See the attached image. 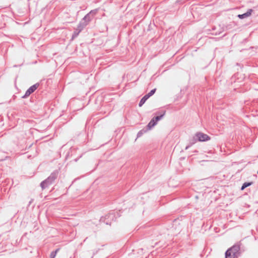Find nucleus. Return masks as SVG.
<instances>
[{
  "label": "nucleus",
  "mask_w": 258,
  "mask_h": 258,
  "mask_svg": "<svg viewBox=\"0 0 258 258\" xmlns=\"http://www.w3.org/2000/svg\"><path fill=\"white\" fill-rule=\"evenodd\" d=\"M58 173V170H55L53 171L46 179L42 181L40 183V186L42 189H45L52 184L57 178Z\"/></svg>",
  "instance_id": "1"
},
{
  "label": "nucleus",
  "mask_w": 258,
  "mask_h": 258,
  "mask_svg": "<svg viewBox=\"0 0 258 258\" xmlns=\"http://www.w3.org/2000/svg\"><path fill=\"white\" fill-rule=\"evenodd\" d=\"M240 245L241 243L240 242L236 243L227 250L233 254V255H235L238 257L240 255Z\"/></svg>",
  "instance_id": "2"
},
{
  "label": "nucleus",
  "mask_w": 258,
  "mask_h": 258,
  "mask_svg": "<svg viewBox=\"0 0 258 258\" xmlns=\"http://www.w3.org/2000/svg\"><path fill=\"white\" fill-rule=\"evenodd\" d=\"M97 13V10H91L89 13L86 15L82 19L81 21L87 26L89 22L92 20L94 15Z\"/></svg>",
  "instance_id": "3"
},
{
  "label": "nucleus",
  "mask_w": 258,
  "mask_h": 258,
  "mask_svg": "<svg viewBox=\"0 0 258 258\" xmlns=\"http://www.w3.org/2000/svg\"><path fill=\"white\" fill-rule=\"evenodd\" d=\"M198 142H206L210 140V137L207 134L198 132L195 134Z\"/></svg>",
  "instance_id": "4"
},
{
  "label": "nucleus",
  "mask_w": 258,
  "mask_h": 258,
  "mask_svg": "<svg viewBox=\"0 0 258 258\" xmlns=\"http://www.w3.org/2000/svg\"><path fill=\"white\" fill-rule=\"evenodd\" d=\"M39 86V83H36L31 86L25 92L24 96H22L23 98H27L31 94L33 93Z\"/></svg>",
  "instance_id": "5"
},
{
  "label": "nucleus",
  "mask_w": 258,
  "mask_h": 258,
  "mask_svg": "<svg viewBox=\"0 0 258 258\" xmlns=\"http://www.w3.org/2000/svg\"><path fill=\"white\" fill-rule=\"evenodd\" d=\"M197 142H198V141L197 140V139L196 136L195 135V136L193 137L192 139L190 140L189 144L185 147V150H186L188 149L191 146H192L194 144H195Z\"/></svg>",
  "instance_id": "6"
},
{
  "label": "nucleus",
  "mask_w": 258,
  "mask_h": 258,
  "mask_svg": "<svg viewBox=\"0 0 258 258\" xmlns=\"http://www.w3.org/2000/svg\"><path fill=\"white\" fill-rule=\"evenodd\" d=\"M252 12V10L249 9L246 13L241 15H238V17L240 19L245 18L246 17L249 16L251 14Z\"/></svg>",
  "instance_id": "7"
},
{
  "label": "nucleus",
  "mask_w": 258,
  "mask_h": 258,
  "mask_svg": "<svg viewBox=\"0 0 258 258\" xmlns=\"http://www.w3.org/2000/svg\"><path fill=\"white\" fill-rule=\"evenodd\" d=\"M157 123L154 121L153 119H152L147 125L148 130H151L154 127Z\"/></svg>",
  "instance_id": "8"
},
{
  "label": "nucleus",
  "mask_w": 258,
  "mask_h": 258,
  "mask_svg": "<svg viewBox=\"0 0 258 258\" xmlns=\"http://www.w3.org/2000/svg\"><path fill=\"white\" fill-rule=\"evenodd\" d=\"M225 258H238V257L233 255L229 250H227L225 253Z\"/></svg>",
  "instance_id": "9"
},
{
  "label": "nucleus",
  "mask_w": 258,
  "mask_h": 258,
  "mask_svg": "<svg viewBox=\"0 0 258 258\" xmlns=\"http://www.w3.org/2000/svg\"><path fill=\"white\" fill-rule=\"evenodd\" d=\"M86 26V24L83 23L81 21L80 22L77 26V29L79 31L81 32L83 29Z\"/></svg>",
  "instance_id": "10"
},
{
  "label": "nucleus",
  "mask_w": 258,
  "mask_h": 258,
  "mask_svg": "<svg viewBox=\"0 0 258 258\" xmlns=\"http://www.w3.org/2000/svg\"><path fill=\"white\" fill-rule=\"evenodd\" d=\"M165 112H166V111H164L163 113L161 114L160 115L154 117L152 119H153L154 120V121L157 123V122L159 120H160L164 116V115L165 114Z\"/></svg>",
  "instance_id": "11"
},
{
  "label": "nucleus",
  "mask_w": 258,
  "mask_h": 258,
  "mask_svg": "<svg viewBox=\"0 0 258 258\" xmlns=\"http://www.w3.org/2000/svg\"><path fill=\"white\" fill-rule=\"evenodd\" d=\"M149 98L145 95L140 101L139 106H142Z\"/></svg>",
  "instance_id": "12"
},
{
  "label": "nucleus",
  "mask_w": 258,
  "mask_h": 258,
  "mask_svg": "<svg viewBox=\"0 0 258 258\" xmlns=\"http://www.w3.org/2000/svg\"><path fill=\"white\" fill-rule=\"evenodd\" d=\"M80 32H81L79 31L77 28L75 29L72 35V39L73 40L76 38Z\"/></svg>",
  "instance_id": "13"
},
{
  "label": "nucleus",
  "mask_w": 258,
  "mask_h": 258,
  "mask_svg": "<svg viewBox=\"0 0 258 258\" xmlns=\"http://www.w3.org/2000/svg\"><path fill=\"white\" fill-rule=\"evenodd\" d=\"M147 131H148V129L147 130L142 129V130H140L137 134V138L141 137L144 134L146 133Z\"/></svg>",
  "instance_id": "14"
},
{
  "label": "nucleus",
  "mask_w": 258,
  "mask_h": 258,
  "mask_svg": "<svg viewBox=\"0 0 258 258\" xmlns=\"http://www.w3.org/2000/svg\"><path fill=\"white\" fill-rule=\"evenodd\" d=\"M59 250V249L57 248L55 250L52 251L50 255V258H55L56 254Z\"/></svg>",
  "instance_id": "15"
},
{
  "label": "nucleus",
  "mask_w": 258,
  "mask_h": 258,
  "mask_svg": "<svg viewBox=\"0 0 258 258\" xmlns=\"http://www.w3.org/2000/svg\"><path fill=\"white\" fill-rule=\"evenodd\" d=\"M251 184V182H245L243 184L242 186H241V190H243L246 187L250 186Z\"/></svg>",
  "instance_id": "16"
},
{
  "label": "nucleus",
  "mask_w": 258,
  "mask_h": 258,
  "mask_svg": "<svg viewBox=\"0 0 258 258\" xmlns=\"http://www.w3.org/2000/svg\"><path fill=\"white\" fill-rule=\"evenodd\" d=\"M155 91H156V89H154L151 90L150 92H149L148 94H147L146 95L148 98H149L150 97L152 96L155 93Z\"/></svg>",
  "instance_id": "17"
},
{
  "label": "nucleus",
  "mask_w": 258,
  "mask_h": 258,
  "mask_svg": "<svg viewBox=\"0 0 258 258\" xmlns=\"http://www.w3.org/2000/svg\"><path fill=\"white\" fill-rule=\"evenodd\" d=\"M108 217L109 218V217H113V216H112L111 214H109V215H107V216H105V217Z\"/></svg>",
  "instance_id": "18"
},
{
  "label": "nucleus",
  "mask_w": 258,
  "mask_h": 258,
  "mask_svg": "<svg viewBox=\"0 0 258 258\" xmlns=\"http://www.w3.org/2000/svg\"><path fill=\"white\" fill-rule=\"evenodd\" d=\"M254 75H251V76H249V78H250V79H252V78L253 77H254Z\"/></svg>",
  "instance_id": "19"
},
{
  "label": "nucleus",
  "mask_w": 258,
  "mask_h": 258,
  "mask_svg": "<svg viewBox=\"0 0 258 258\" xmlns=\"http://www.w3.org/2000/svg\"><path fill=\"white\" fill-rule=\"evenodd\" d=\"M74 160H75V162H77V161L78 160V158H76V159H75Z\"/></svg>",
  "instance_id": "20"
},
{
  "label": "nucleus",
  "mask_w": 258,
  "mask_h": 258,
  "mask_svg": "<svg viewBox=\"0 0 258 258\" xmlns=\"http://www.w3.org/2000/svg\"><path fill=\"white\" fill-rule=\"evenodd\" d=\"M103 218H102L101 219V221H103Z\"/></svg>",
  "instance_id": "21"
},
{
  "label": "nucleus",
  "mask_w": 258,
  "mask_h": 258,
  "mask_svg": "<svg viewBox=\"0 0 258 258\" xmlns=\"http://www.w3.org/2000/svg\"><path fill=\"white\" fill-rule=\"evenodd\" d=\"M105 223H106V224H109V223H108V222H106Z\"/></svg>",
  "instance_id": "22"
},
{
  "label": "nucleus",
  "mask_w": 258,
  "mask_h": 258,
  "mask_svg": "<svg viewBox=\"0 0 258 258\" xmlns=\"http://www.w3.org/2000/svg\"><path fill=\"white\" fill-rule=\"evenodd\" d=\"M31 202H32V201H30V202H29V205L31 203Z\"/></svg>",
  "instance_id": "23"
},
{
  "label": "nucleus",
  "mask_w": 258,
  "mask_h": 258,
  "mask_svg": "<svg viewBox=\"0 0 258 258\" xmlns=\"http://www.w3.org/2000/svg\"><path fill=\"white\" fill-rule=\"evenodd\" d=\"M179 1H180V2H182V0H179Z\"/></svg>",
  "instance_id": "24"
},
{
  "label": "nucleus",
  "mask_w": 258,
  "mask_h": 258,
  "mask_svg": "<svg viewBox=\"0 0 258 258\" xmlns=\"http://www.w3.org/2000/svg\"><path fill=\"white\" fill-rule=\"evenodd\" d=\"M257 173L258 174V170H257Z\"/></svg>",
  "instance_id": "25"
}]
</instances>
